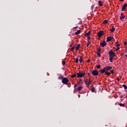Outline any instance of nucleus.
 Wrapping results in <instances>:
<instances>
[{
    "label": "nucleus",
    "instance_id": "20",
    "mask_svg": "<svg viewBox=\"0 0 127 127\" xmlns=\"http://www.w3.org/2000/svg\"><path fill=\"white\" fill-rule=\"evenodd\" d=\"M76 76H77L76 73H74L73 75H71L70 76V77H71V78H75L76 77Z\"/></svg>",
    "mask_w": 127,
    "mask_h": 127
},
{
    "label": "nucleus",
    "instance_id": "11",
    "mask_svg": "<svg viewBox=\"0 0 127 127\" xmlns=\"http://www.w3.org/2000/svg\"><path fill=\"white\" fill-rule=\"evenodd\" d=\"M127 6V4H124L122 7V11H124L125 9H126V7Z\"/></svg>",
    "mask_w": 127,
    "mask_h": 127
},
{
    "label": "nucleus",
    "instance_id": "42",
    "mask_svg": "<svg viewBox=\"0 0 127 127\" xmlns=\"http://www.w3.org/2000/svg\"><path fill=\"white\" fill-rule=\"evenodd\" d=\"M117 81H120V78H119V77H118V78H117Z\"/></svg>",
    "mask_w": 127,
    "mask_h": 127
},
{
    "label": "nucleus",
    "instance_id": "3",
    "mask_svg": "<svg viewBox=\"0 0 127 127\" xmlns=\"http://www.w3.org/2000/svg\"><path fill=\"white\" fill-rule=\"evenodd\" d=\"M109 57H115V56H116V53L113 52L112 50H110L109 52Z\"/></svg>",
    "mask_w": 127,
    "mask_h": 127
},
{
    "label": "nucleus",
    "instance_id": "34",
    "mask_svg": "<svg viewBox=\"0 0 127 127\" xmlns=\"http://www.w3.org/2000/svg\"><path fill=\"white\" fill-rule=\"evenodd\" d=\"M111 72L112 74H115V73L114 72V69L111 70Z\"/></svg>",
    "mask_w": 127,
    "mask_h": 127
},
{
    "label": "nucleus",
    "instance_id": "28",
    "mask_svg": "<svg viewBox=\"0 0 127 127\" xmlns=\"http://www.w3.org/2000/svg\"><path fill=\"white\" fill-rule=\"evenodd\" d=\"M119 106H120V107H125V104L120 103Z\"/></svg>",
    "mask_w": 127,
    "mask_h": 127
},
{
    "label": "nucleus",
    "instance_id": "5",
    "mask_svg": "<svg viewBox=\"0 0 127 127\" xmlns=\"http://www.w3.org/2000/svg\"><path fill=\"white\" fill-rule=\"evenodd\" d=\"M104 34V31H100L98 33L97 36H98L99 38H101V37H102Z\"/></svg>",
    "mask_w": 127,
    "mask_h": 127
},
{
    "label": "nucleus",
    "instance_id": "40",
    "mask_svg": "<svg viewBox=\"0 0 127 127\" xmlns=\"http://www.w3.org/2000/svg\"><path fill=\"white\" fill-rule=\"evenodd\" d=\"M78 85H77V84H75L74 85V88H76V87H77Z\"/></svg>",
    "mask_w": 127,
    "mask_h": 127
},
{
    "label": "nucleus",
    "instance_id": "30",
    "mask_svg": "<svg viewBox=\"0 0 127 127\" xmlns=\"http://www.w3.org/2000/svg\"><path fill=\"white\" fill-rule=\"evenodd\" d=\"M97 55L98 57H101V53H97Z\"/></svg>",
    "mask_w": 127,
    "mask_h": 127
},
{
    "label": "nucleus",
    "instance_id": "26",
    "mask_svg": "<svg viewBox=\"0 0 127 127\" xmlns=\"http://www.w3.org/2000/svg\"><path fill=\"white\" fill-rule=\"evenodd\" d=\"M74 49H75V46L72 47L70 49V50H71V51L73 52V51H74Z\"/></svg>",
    "mask_w": 127,
    "mask_h": 127
},
{
    "label": "nucleus",
    "instance_id": "4",
    "mask_svg": "<svg viewBox=\"0 0 127 127\" xmlns=\"http://www.w3.org/2000/svg\"><path fill=\"white\" fill-rule=\"evenodd\" d=\"M85 84L86 85H87V86H89L91 85V84H92V81H91V79L90 78V77L86 79L85 81Z\"/></svg>",
    "mask_w": 127,
    "mask_h": 127
},
{
    "label": "nucleus",
    "instance_id": "1",
    "mask_svg": "<svg viewBox=\"0 0 127 127\" xmlns=\"http://www.w3.org/2000/svg\"><path fill=\"white\" fill-rule=\"evenodd\" d=\"M61 79H62V83L63 84H64L65 85H67V84H68L69 83V79H68V78L67 77H64L62 76L61 77Z\"/></svg>",
    "mask_w": 127,
    "mask_h": 127
},
{
    "label": "nucleus",
    "instance_id": "47",
    "mask_svg": "<svg viewBox=\"0 0 127 127\" xmlns=\"http://www.w3.org/2000/svg\"><path fill=\"white\" fill-rule=\"evenodd\" d=\"M120 1H124V0H120Z\"/></svg>",
    "mask_w": 127,
    "mask_h": 127
},
{
    "label": "nucleus",
    "instance_id": "31",
    "mask_svg": "<svg viewBox=\"0 0 127 127\" xmlns=\"http://www.w3.org/2000/svg\"><path fill=\"white\" fill-rule=\"evenodd\" d=\"M96 67H97V69H100V68H101V65L100 64H98V65H96Z\"/></svg>",
    "mask_w": 127,
    "mask_h": 127
},
{
    "label": "nucleus",
    "instance_id": "18",
    "mask_svg": "<svg viewBox=\"0 0 127 127\" xmlns=\"http://www.w3.org/2000/svg\"><path fill=\"white\" fill-rule=\"evenodd\" d=\"M108 22H109V20H105L103 22V24L104 25L107 24V23H108Z\"/></svg>",
    "mask_w": 127,
    "mask_h": 127
},
{
    "label": "nucleus",
    "instance_id": "9",
    "mask_svg": "<svg viewBox=\"0 0 127 127\" xmlns=\"http://www.w3.org/2000/svg\"><path fill=\"white\" fill-rule=\"evenodd\" d=\"M106 69L104 68H103V69H100L99 70V73L100 74H104V73H106Z\"/></svg>",
    "mask_w": 127,
    "mask_h": 127
},
{
    "label": "nucleus",
    "instance_id": "14",
    "mask_svg": "<svg viewBox=\"0 0 127 127\" xmlns=\"http://www.w3.org/2000/svg\"><path fill=\"white\" fill-rule=\"evenodd\" d=\"M115 30H116V28H115V27H112L111 29H110V31L111 32H114Z\"/></svg>",
    "mask_w": 127,
    "mask_h": 127
},
{
    "label": "nucleus",
    "instance_id": "22",
    "mask_svg": "<svg viewBox=\"0 0 127 127\" xmlns=\"http://www.w3.org/2000/svg\"><path fill=\"white\" fill-rule=\"evenodd\" d=\"M79 61L80 63H82V62H83V57H80Z\"/></svg>",
    "mask_w": 127,
    "mask_h": 127
},
{
    "label": "nucleus",
    "instance_id": "19",
    "mask_svg": "<svg viewBox=\"0 0 127 127\" xmlns=\"http://www.w3.org/2000/svg\"><path fill=\"white\" fill-rule=\"evenodd\" d=\"M105 75H107V76H110L111 75V72H109L107 71H105Z\"/></svg>",
    "mask_w": 127,
    "mask_h": 127
},
{
    "label": "nucleus",
    "instance_id": "41",
    "mask_svg": "<svg viewBox=\"0 0 127 127\" xmlns=\"http://www.w3.org/2000/svg\"><path fill=\"white\" fill-rule=\"evenodd\" d=\"M90 61H91L90 60H88L87 61V62H88V63H89V62H90Z\"/></svg>",
    "mask_w": 127,
    "mask_h": 127
},
{
    "label": "nucleus",
    "instance_id": "43",
    "mask_svg": "<svg viewBox=\"0 0 127 127\" xmlns=\"http://www.w3.org/2000/svg\"><path fill=\"white\" fill-rule=\"evenodd\" d=\"M127 42H124V45H127Z\"/></svg>",
    "mask_w": 127,
    "mask_h": 127
},
{
    "label": "nucleus",
    "instance_id": "36",
    "mask_svg": "<svg viewBox=\"0 0 127 127\" xmlns=\"http://www.w3.org/2000/svg\"><path fill=\"white\" fill-rule=\"evenodd\" d=\"M94 5H92V7H91V9L92 10H93V9H94Z\"/></svg>",
    "mask_w": 127,
    "mask_h": 127
},
{
    "label": "nucleus",
    "instance_id": "2",
    "mask_svg": "<svg viewBox=\"0 0 127 127\" xmlns=\"http://www.w3.org/2000/svg\"><path fill=\"white\" fill-rule=\"evenodd\" d=\"M86 74V73L85 72H79L77 73V78H83L84 76Z\"/></svg>",
    "mask_w": 127,
    "mask_h": 127
},
{
    "label": "nucleus",
    "instance_id": "45",
    "mask_svg": "<svg viewBox=\"0 0 127 127\" xmlns=\"http://www.w3.org/2000/svg\"><path fill=\"white\" fill-rule=\"evenodd\" d=\"M77 96H78V98H80V97H81V95H80L79 94H78Z\"/></svg>",
    "mask_w": 127,
    "mask_h": 127
},
{
    "label": "nucleus",
    "instance_id": "15",
    "mask_svg": "<svg viewBox=\"0 0 127 127\" xmlns=\"http://www.w3.org/2000/svg\"><path fill=\"white\" fill-rule=\"evenodd\" d=\"M80 33H81V30H78L74 33V34L75 35H78V34H80Z\"/></svg>",
    "mask_w": 127,
    "mask_h": 127
},
{
    "label": "nucleus",
    "instance_id": "10",
    "mask_svg": "<svg viewBox=\"0 0 127 127\" xmlns=\"http://www.w3.org/2000/svg\"><path fill=\"white\" fill-rule=\"evenodd\" d=\"M105 69L106 71H109V70L113 69V67L109 66L105 67Z\"/></svg>",
    "mask_w": 127,
    "mask_h": 127
},
{
    "label": "nucleus",
    "instance_id": "16",
    "mask_svg": "<svg viewBox=\"0 0 127 127\" xmlns=\"http://www.w3.org/2000/svg\"><path fill=\"white\" fill-rule=\"evenodd\" d=\"M98 5H99V6H103V3H102V1H98Z\"/></svg>",
    "mask_w": 127,
    "mask_h": 127
},
{
    "label": "nucleus",
    "instance_id": "13",
    "mask_svg": "<svg viewBox=\"0 0 127 127\" xmlns=\"http://www.w3.org/2000/svg\"><path fill=\"white\" fill-rule=\"evenodd\" d=\"M80 46H80V44H78L77 45V46L76 47V48H75L76 51H78V50H79V49H80Z\"/></svg>",
    "mask_w": 127,
    "mask_h": 127
},
{
    "label": "nucleus",
    "instance_id": "48",
    "mask_svg": "<svg viewBox=\"0 0 127 127\" xmlns=\"http://www.w3.org/2000/svg\"><path fill=\"white\" fill-rule=\"evenodd\" d=\"M115 43H116V44L118 45V42H116Z\"/></svg>",
    "mask_w": 127,
    "mask_h": 127
},
{
    "label": "nucleus",
    "instance_id": "21",
    "mask_svg": "<svg viewBox=\"0 0 127 127\" xmlns=\"http://www.w3.org/2000/svg\"><path fill=\"white\" fill-rule=\"evenodd\" d=\"M91 42L90 41H87V44L86 45V47H88L89 45H90V44H91Z\"/></svg>",
    "mask_w": 127,
    "mask_h": 127
},
{
    "label": "nucleus",
    "instance_id": "25",
    "mask_svg": "<svg viewBox=\"0 0 127 127\" xmlns=\"http://www.w3.org/2000/svg\"><path fill=\"white\" fill-rule=\"evenodd\" d=\"M123 87H124V89H125V90H127V85H126V84H124V85H123Z\"/></svg>",
    "mask_w": 127,
    "mask_h": 127
},
{
    "label": "nucleus",
    "instance_id": "27",
    "mask_svg": "<svg viewBox=\"0 0 127 127\" xmlns=\"http://www.w3.org/2000/svg\"><path fill=\"white\" fill-rule=\"evenodd\" d=\"M97 53H101V48H98Z\"/></svg>",
    "mask_w": 127,
    "mask_h": 127
},
{
    "label": "nucleus",
    "instance_id": "38",
    "mask_svg": "<svg viewBox=\"0 0 127 127\" xmlns=\"http://www.w3.org/2000/svg\"><path fill=\"white\" fill-rule=\"evenodd\" d=\"M119 46H120V45L118 44L117 45H116V47H119Z\"/></svg>",
    "mask_w": 127,
    "mask_h": 127
},
{
    "label": "nucleus",
    "instance_id": "37",
    "mask_svg": "<svg viewBox=\"0 0 127 127\" xmlns=\"http://www.w3.org/2000/svg\"><path fill=\"white\" fill-rule=\"evenodd\" d=\"M82 21H80L78 23V24H82Z\"/></svg>",
    "mask_w": 127,
    "mask_h": 127
},
{
    "label": "nucleus",
    "instance_id": "32",
    "mask_svg": "<svg viewBox=\"0 0 127 127\" xmlns=\"http://www.w3.org/2000/svg\"><path fill=\"white\" fill-rule=\"evenodd\" d=\"M91 92H95V88H94V87H93V88L91 89Z\"/></svg>",
    "mask_w": 127,
    "mask_h": 127
},
{
    "label": "nucleus",
    "instance_id": "33",
    "mask_svg": "<svg viewBox=\"0 0 127 127\" xmlns=\"http://www.w3.org/2000/svg\"><path fill=\"white\" fill-rule=\"evenodd\" d=\"M62 64H63V65H65L66 64V63L64 61H63L62 62Z\"/></svg>",
    "mask_w": 127,
    "mask_h": 127
},
{
    "label": "nucleus",
    "instance_id": "46",
    "mask_svg": "<svg viewBox=\"0 0 127 127\" xmlns=\"http://www.w3.org/2000/svg\"><path fill=\"white\" fill-rule=\"evenodd\" d=\"M79 82H82V79H79Z\"/></svg>",
    "mask_w": 127,
    "mask_h": 127
},
{
    "label": "nucleus",
    "instance_id": "44",
    "mask_svg": "<svg viewBox=\"0 0 127 127\" xmlns=\"http://www.w3.org/2000/svg\"><path fill=\"white\" fill-rule=\"evenodd\" d=\"M119 49H120L119 48H117V49L115 50V51H118V50H119Z\"/></svg>",
    "mask_w": 127,
    "mask_h": 127
},
{
    "label": "nucleus",
    "instance_id": "23",
    "mask_svg": "<svg viewBox=\"0 0 127 127\" xmlns=\"http://www.w3.org/2000/svg\"><path fill=\"white\" fill-rule=\"evenodd\" d=\"M113 59H114V57H110L109 60H110L111 63H112V62H113Z\"/></svg>",
    "mask_w": 127,
    "mask_h": 127
},
{
    "label": "nucleus",
    "instance_id": "6",
    "mask_svg": "<svg viewBox=\"0 0 127 127\" xmlns=\"http://www.w3.org/2000/svg\"><path fill=\"white\" fill-rule=\"evenodd\" d=\"M92 74L93 76H99V71L96 70H94L92 71Z\"/></svg>",
    "mask_w": 127,
    "mask_h": 127
},
{
    "label": "nucleus",
    "instance_id": "24",
    "mask_svg": "<svg viewBox=\"0 0 127 127\" xmlns=\"http://www.w3.org/2000/svg\"><path fill=\"white\" fill-rule=\"evenodd\" d=\"M82 89H83V87L82 86H79L78 87V91H81V90H82Z\"/></svg>",
    "mask_w": 127,
    "mask_h": 127
},
{
    "label": "nucleus",
    "instance_id": "12",
    "mask_svg": "<svg viewBox=\"0 0 127 127\" xmlns=\"http://www.w3.org/2000/svg\"><path fill=\"white\" fill-rule=\"evenodd\" d=\"M121 16L120 17L121 20H122V19H124L126 17V16L124 15V13H122L121 14Z\"/></svg>",
    "mask_w": 127,
    "mask_h": 127
},
{
    "label": "nucleus",
    "instance_id": "8",
    "mask_svg": "<svg viewBox=\"0 0 127 127\" xmlns=\"http://www.w3.org/2000/svg\"><path fill=\"white\" fill-rule=\"evenodd\" d=\"M100 45L102 47H105L107 45V42H106V41H103L102 43H100Z\"/></svg>",
    "mask_w": 127,
    "mask_h": 127
},
{
    "label": "nucleus",
    "instance_id": "35",
    "mask_svg": "<svg viewBox=\"0 0 127 127\" xmlns=\"http://www.w3.org/2000/svg\"><path fill=\"white\" fill-rule=\"evenodd\" d=\"M87 39H89V40L91 39V37L89 36H87Z\"/></svg>",
    "mask_w": 127,
    "mask_h": 127
},
{
    "label": "nucleus",
    "instance_id": "7",
    "mask_svg": "<svg viewBox=\"0 0 127 127\" xmlns=\"http://www.w3.org/2000/svg\"><path fill=\"white\" fill-rule=\"evenodd\" d=\"M114 38V37L111 36L107 37V42H110V41H112V40Z\"/></svg>",
    "mask_w": 127,
    "mask_h": 127
},
{
    "label": "nucleus",
    "instance_id": "17",
    "mask_svg": "<svg viewBox=\"0 0 127 127\" xmlns=\"http://www.w3.org/2000/svg\"><path fill=\"white\" fill-rule=\"evenodd\" d=\"M91 32H88L86 33L85 34V36H86V37L89 36Z\"/></svg>",
    "mask_w": 127,
    "mask_h": 127
},
{
    "label": "nucleus",
    "instance_id": "29",
    "mask_svg": "<svg viewBox=\"0 0 127 127\" xmlns=\"http://www.w3.org/2000/svg\"><path fill=\"white\" fill-rule=\"evenodd\" d=\"M78 62H79V59L76 58V59H75V63H78Z\"/></svg>",
    "mask_w": 127,
    "mask_h": 127
},
{
    "label": "nucleus",
    "instance_id": "39",
    "mask_svg": "<svg viewBox=\"0 0 127 127\" xmlns=\"http://www.w3.org/2000/svg\"><path fill=\"white\" fill-rule=\"evenodd\" d=\"M76 28H78L77 26L73 27V29H76Z\"/></svg>",
    "mask_w": 127,
    "mask_h": 127
}]
</instances>
